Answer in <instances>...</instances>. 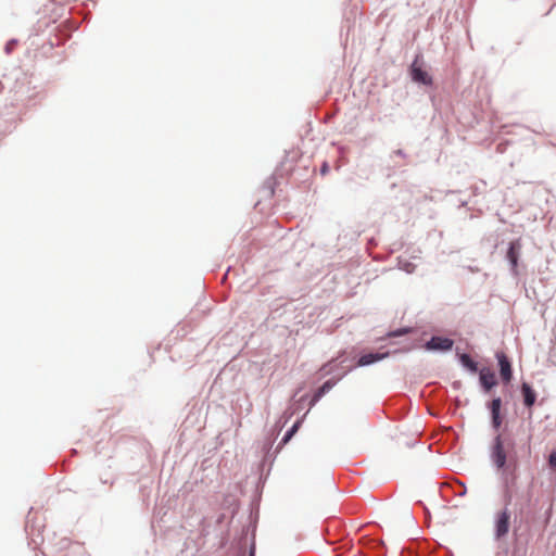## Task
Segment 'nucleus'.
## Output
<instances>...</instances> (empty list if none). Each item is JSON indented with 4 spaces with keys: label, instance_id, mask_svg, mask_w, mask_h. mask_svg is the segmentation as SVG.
Here are the masks:
<instances>
[{
    "label": "nucleus",
    "instance_id": "nucleus-10",
    "mask_svg": "<svg viewBox=\"0 0 556 556\" xmlns=\"http://www.w3.org/2000/svg\"><path fill=\"white\" fill-rule=\"evenodd\" d=\"M336 384V381L330 379L327 380L315 393L313 403L319 401L327 392H329Z\"/></svg>",
    "mask_w": 556,
    "mask_h": 556
},
{
    "label": "nucleus",
    "instance_id": "nucleus-4",
    "mask_svg": "<svg viewBox=\"0 0 556 556\" xmlns=\"http://www.w3.org/2000/svg\"><path fill=\"white\" fill-rule=\"evenodd\" d=\"M410 74L414 81L424 84V85H431L432 78L431 76L421 68V65L418 64V60L416 59L410 67Z\"/></svg>",
    "mask_w": 556,
    "mask_h": 556
},
{
    "label": "nucleus",
    "instance_id": "nucleus-16",
    "mask_svg": "<svg viewBox=\"0 0 556 556\" xmlns=\"http://www.w3.org/2000/svg\"><path fill=\"white\" fill-rule=\"evenodd\" d=\"M471 493H472L476 497H478V498L480 500V502L482 501V497H483V491H482V488H480V489L475 488V489H472V490H471Z\"/></svg>",
    "mask_w": 556,
    "mask_h": 556
},
{
    "label": "nucleus",
    "instance_id": "nucleus-13",
    "mask_svg": "<svg viewBox=\"0 0 556 556\" xmlns=\"http://www.w3.org/2000/svg\"><path fill=\"white\" fill-rule=\"evenodd\" d=\"M298 427H299V425H298V424L293 425V427H292V428H291V429H290V430L285 434V437H283V439H282V441H283L285 443H286V442H288V441L291 439V437H292V435L294 434V432L298 430Z\"/></svg>",
    "mask_w": 556,
    "mask_h": 556
},
{
    "label": "nucleus",
    "instance_id": "nucleus-6",
    "mask_svg": "<svg viewBox=\"0 0 556 556\" xmlns=\"http://www.w3.org/2000/svg\"><path fill=\"white\" fill-rule=\"evenodd\" d=\"M453 346V340L448 338L442 337H432L430 341L427 342V349L429 350H439V351H447Z\"/></svg>",
    "mask_w": 556,
    "mask_h": 556
},
{
    "label": "nucleus",
    "instance_id": "nucleus-1",
    "mask_svg": "<svg viewBox=\"0 0 556 556\" xmlns=\"http://www.w3.org/2000/svg\"><path fill=\"white\" fill-rule=\"evenodd\" d=\"M513 448L514 443L509 438H504L501 434L496 437L492 451V459L498 470H502L503 472H507L509 470L507 456Z\"/></svg>",
    "mask_w": 556,
    "mask_h": 556
},
{
    "label": "nucleus",
    "instance_id": "nucleus-9",
    "mask_svg": "<svg viewBox=\"0 0 556 556\" xmlns=\"http://www.w3.org/2000/svg\"><path fill=\"white\" fill-rule=\"evenodd\" d=\"M388 354H374V353H369V354H365L363 356L359 357L358 362H357V365L358 366H367V365H370L377 361H380L382 359L383 357H386Z\"/></svg>",
    "mask_w": 556,
    "mask_h": 556
},
{
    "label": "nucleus",
    "instance_id": "nucleus-8",
    "mask_svg": "<svg viewBox=\"0 0 556 556\" xmlns=\"http://www.w3.org/2000/svg\"><path fill=\"white\" fill-rule=\"evenodd\" d=\"M521 391L525 405L531 407L535 403L536 399L534 390L528 383H522Z\"/></svg>",
    "mask_w": 556,
    "mask_h": 556
},
{
    "label": "nucleus",
    "instance_id": "nucleus-17",
    "mask_svg": "<svg viewBox=\"0 0 556 556\" xmlns=\"http://www.w3.org/2000/svg\"><path fill=\"white\" fill-rule=\"evenodd\" d=\"M496 383L495 381V377L492 372L489 371V382H488V386H489V390Z\"/></svg>",
    "mask_w": 556,
    "mask_h": 556
},
{
    "label": "nucleus",
    "instance_id": "nucleus-3",
    "mask_svg": "<svg viewBox=\"0 0 556 556\" xmlns=\"http://www.w3.org/2000/svg\"><path fill=\"white\" fill-rule=\"evenodd\" d=\"M509 519L510 515L507 510H503L496 516L495 520V536L496 539H501L508 533L509 530Z\"/></svg>",
    "mask_w": 556,
    "mask_h": 556
},
{
    "label": "nucleus",
    "instance_id": "nucleus-5",
    "mask_svg": "<svg viewBox=\"0 0 556 556\" xmlns=\"http://www.w3.org/2000/svg\"><path fill=\"white\" fill-rule=\"evenodd\" d=\"M521 252V243L519 240L513 241L509 244V248L506 253V257L508 262L511 265V268L514 269L515 274H517L516 268L518 266V258L520 256Z\"/></svg>",
    "mask_w": 556,
    "mask_h": 556
},
{
    "label": "nucleus",
    "instance_id": "nucleus-11",
    "mask_svg": "<svg viewBox=\"0 0 556 556\" xmlns=\"http://www.w3.org/2000/svg\"><path fill=\"white\" fill-rule=\"evenodd\" d=\"M460 361H462L463 365L465 367L469 368L471 371H476L477 370L476 363L467 354H463L460 356Z\"/></svg>",
    "mask_w": 556,
    "mask_h": 556
},
{
    "label": "nucleus",
    "instance_id": "nucleus-18",
    "mask_svg": "<svg viewBox=\"0 0 556 556\" xmlns=\"http://www.w3.org/2000/svg\"><path fill=\"white\" fill-rule=\"evenodd\" d=\"M507 463H513V462H511V459H508V458H507ZM507 465L510 467V465H509V464H507Z\"/></svg>",
    "mask_w": 556,
    "mask_h": 556
},
{
    "label": "nucleus",
    "instance_id": "nucleus-7",
    "mask_svg": "<svg viewBox=\"0 0 556 556\" xmlns=\"http://www.w3.org/2000/svg\"><path fill=\"white\" fill-rule=\"evenodd\" d=\"M502 401L500 397L494 399L491 403L492 425L495 429H498L503 422V416L501 415Z\"/></svg>",
    "mask_w": 556,
    "mask_h": 556
},
{
    "label": "nucleus",
    "instance_id": "nucleus-12",
    "mask_svg": "<svg viewBox=\"0 0 556 556\" xmlns=\"http://www.w3.org/2000/svg\"><path fill=\"white\" fill-rule=\"evenodd\" d=\"M452 489L455 493V495H458V496H464L465 494H467V488L465 486V484L460 481H456L453 485H452Z\"/></svg>",
    "mask_w": 556,
    "mask_h": 556
},
{
    "label": "nucleus",
    "instance_id": "nucleus-19",
    "mask_svg": "<svg viewBox=\"0 0 556 556\" xmlns=\"http://www.w3.org/2000/svg\"><path fill=\"white\" fill-rule=\"evenodd\" d=\"M250 556H254V554H253V553H251V554H250Z\"/></svg>",
    "mask_w": 556,
    "mask_h": 556
},
{
    "label": "nucleus",
    "instance_id": "nucleus-15",
    "mask_svg": "<svg viewBox=\"0 0 556 556\" xmlns=\"http://www.w3.org/2000/svg\"><path fill=\"white\" fill-rule=\"evenodd\" d=\"M548 464L552 468L556 469V452L551 453Z\"/></svg>",
    "mask_w": 556,
    "mask_h": 556
},
{
    "label": "nucleus",
    "instance_id": "nucleus-14",
    "mask_svg": "<svg viewBox=\"0 0 556 556\" xmlns=\"http://www.w3.org/2000/svg\"><path fill=\"white\" fill-rule=\"evenodd\" d=\"M480 383L486 390V372L484 369H481L480 371Z\"/></svg>",
    "mask_w": 556,
    "mask_h": 556
},
{
    "label": "nucleus",
    "instance_id": "nucleus-2",
    "mask_svg": "<svg viewBox=\"0 0 556 556\" xmlns=\"http://www.w3.org/2000/svg\"><path fill=\"white\" fill-rule=\"evenodd\" d=\"M496 358L498 361L500 367V377L504 383H509L513 378L511 364L503 352L496 353Z\"/></svg>",
    "mask_w": 556,
    "mask_h": 556
}]
</instances>
